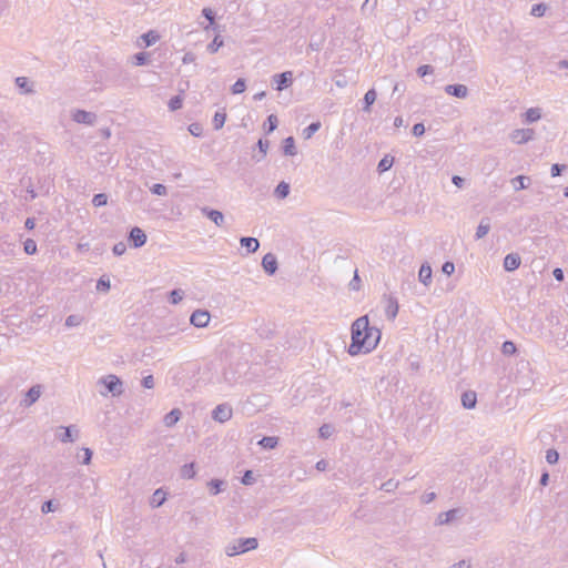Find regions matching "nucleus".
I'll list each match as a JSON object with an SVG mask.
<instances>
[{"label": "nucleus", "instance_id": "nucleus-33", "mask_svg": "<svg viewBox=\"0 0 568 568\" xmlns=\"http://www.w3.org/2000/svg\"><path fill=\"white\" fill-rule=\"evenodd\" d=\"M246 89V82L244 79H237L236 82L232 85V93L240 94L243 93Z\"/></svg>", "mask_w": 568, "mask_h": 568}, {"label": "nucleus", "instance_id": "nucleus-58", "mask_svg": "<svg viewBox=\"0 0 568 568\" xmlns=\"http://www.w3.org/2000/svg\"><path fill=\"white\" fill-rule=\"evenodd\" d=\"M252 480H253V474H252L251 470H247L244 474V476L242 478V481H243L244 485H250L252 483Z\"/></svg>", "mask_w": 568, "mask_h": 568}, {"label": "nucleus", "instance_id": "nucleus-64", "mask_svg": "<svg viewBox=\"0 0 568 568\" xmlns=\"http://www.w3.org/2000/svg\"><path fill=\"white\" fill-rule=\"evenodd\" d=\"M84 464H89L92 457V452L89 448H84Z\"/></svg>", "mask_w": 568, "mask_h": 568}, {"label": "nucleus", "instance_id": "nucleus-4", "mask_svg": "<svg viewBox=\"0 0 568 568\" xmlns=\"http://www.w3.org/2000/svg\"><path fill=\"white\" fill-rule=\"evenodd\" d=\"M382 304L384 306L385 316L387 318H394L396 317L398 313V302L395 297L390 295H384L382 298Z\"/></svg>", "mask_w": 568, "mask_h": 568}, {"label": "nucleus", "instance_id": "nucleus-27", "mask_svg": "<svg viewBox=\"0 0 568 568\" xmlns=\"http://www.w3.org/2000/svg\"><path fill=\"white\" fill-rule=\"evenodd\" d=\"M183 297H184V291L181 288H175L170 292L169 301L171 304L175 305L179 302H181L183 300Z\"/></svg>", "mask_w": 568, "mask_h": 568}, {"label": "nucleus", "instance_id": "nucleus-38", "mask_svg": "<svg viewBox=\"0 0 568 568\" xmlns=\"http://www.w3.org/2000/svg\"><path fill=\"white\" fill-rule=\"evenodd\" d=\"M181 473L184 478H193L195 475L194 464L184 465Z\"/></svg>", "mask_w": 568, "mask_h": 568}, {"label": "nucleus", "instance_id": "nucleus-16", "mask_svg": "<svg viewBox=\"0 0 568 568\" xmlns=\"http://www.w3.org/2000/svg\"><path fill=\"white\" fill-rule=\"evenodd\" d=\"M511 184L515 191L525 190L530 184V178L525 175H518L511 180Z\"/></svg>", "mask_w": 568, "mask_h": 568}, {"label": "nucleus", "instance_id": "nucleus-49", "mask_svg": "<svg viewBox=\"0 0 568 568\" xmlns=\"http://www.w3.org/2000/svg\"><path fill=\"white\" fill-rule=\"evenodd\" d=\"M545 10L546 8L544 4H535L531 9V14L535 17H541L545 13Z\"/></svg>", "mask_w": 568, "mask_h": 568}, {"label": "nucleus", "instance_id": "nucleus-9", "mask_svg": "<svg viewBox=\"0 0 568 568\" xmlns=\"http://www.w3.org/2000/svg\"><path fill=\"white\" fill-rule=\"evenodd\" d=\"M263 270L268 274L273 275L277 271V260L272 253H267L262 258Z\"/></svg>", "mask_w": 568, "mask_h": 568}, {"label": "nucleus", "instance_id": "nucleus-20", "mask_svg": "<svg viewBox=\"0 0 568 568\" xmlns=\"http://www.w3.org/2000/svg\"><path fill=\"white\" fill-rule=\"evenodd\" d=\"M477 402L476 393L466 392L462 396V403L465 408H474Z\"/></svg>", "mask_w": 568, "mask_h": 568}, {"label": "nucleus", "instance_id": "nucleus-52", "mask_svg": "<svg viewBox=\"0 0 568 568\" xmlns=\"http://www.w3.org/2000/svg\"><path fill=\"white\" fill-rule=\"evenodd\" d=\"M277 116L274 114L268 115L267 123H268V131L272 132L277 128Z\"/></svg>", "mask_w": 568, "mask_h": 568}, {"label": "nucleus", "instance_id": "nucleus-18", "mask_svg": "<svg viewBox=\"0 0 568 568\" xmlns=\"http://www.w3.org/2000/svg\"><path fill=\"white\" fill-rule=\"evenodd\" d=\"M140 39L143 41L144 47H151L159 41L160 36L156 31L151 30L142 34Z\"/></svg>", "mask_w": 568, "mask_h": 568}, {"label": "nucleus", "instance_id": "nucleus-5", "mask_svg": "<svg viewBox=\"0 0 568 568\" xmlns=\"http://www.w3.org/2000/svg\"><path fill=\"white\" fill-rule=\"evenodd\" d=\"M72 120L77 123L93 125L97 121V115L95 113L85 110H75L72 113Z\"/></svg>", "mask_w": 568, "mask_h": 568}, {"label": "nucleus", "instance_id": "nucleus-51", "mask_svg": "<svg viewBox=\"0 0 568 568\" xmlns=\"http://www.w3.org/2000/svg\"><path fill=\"white\" fill-rule=\"evenodd\" d=\"M210 489L212 494L216 495L221 490L222 481L221 480H211L209 483Z\"/></svg>", "mask_w": 568, "mask_h": 568}, {"label": "nucleus", "instance_id": "nucleus-36", "mask_svg": "<svg viewBox=\"0 0 568 568\" xmlns=\"http://www.w3.org/2000/svg\"><path fill=\"white\" fill-rule=\"evenodd\" d=\"M149 57H150V54L148 52H139V53L134 54V57H133L134 64L135 65L146 64L149 61Z\"/></svg>", "mask_w": 568, "mask_h": 568}, {"label": "nucleus", "instance_id": "nucleus-32", "mask_svg": "<svg viewBox=\"0 0 568 568\" xmlns=\"http://www.w3.org/2000/svg\"><path fill=\"white\" fill-rule=\"evenodd\" d=\"M16 84L20 88V89H23L26 93H32L33 92V89L31 88V85H29V81L27 78L24 77H18L16 79Z\"/></svg>", "mask_w": 568, "mask_h": 568}, {"label": "nucleus", "instance_id": "nucleus-60", "mask_svg": "<svg viewBox=\"0 0 568 568\" xmlns=\"http://www.w3.org/2000/svg\"><path fill=\"white\" fill-rule=\"evenodd\" d=\"M552 274H554V277H555L557 281H559V282L564 281V272H562V270H561V268H558V267H557V268H555V270H554V272H552Z\"/></svg>", "mask_w": 568, "mask_h": 568}, {"label": "nucleus", "instance_id": "nucleus-26", "mask_svg": "<svg viewBox=\"0 0 568 568\" xmlns=\"http://www.w3.org/2000/svg\"><path fill=\"white\" fill-rule=\"evenodd\" d=\"M165 493L161 489H158L152 496L151 504L155 507H159L165 501Z\"/></svg>", "mask_w": 568, "mask_h": 568}, {"label": "nucleus", "instance_id": "nucleus-17", "mask_svg": "<svg viewBox=\"0 0 568 568\" xmlns=\"http://www.w3.org/2000/svg\"><path fill=\"white\" fill-rule=\"evenodd\" d=\"M490 230V220L488 217H484L481 219L478 227H477V231H476V239L477 240H480L483 237H485L488 232Z\"/></svg>", "mask_w": 568, "mask_h": 568}, {"label": "nucleus", "instance_id": "nucleus-22", "mask_svg": "<svg viewBox=\"0 0 568 568\" xmlns=\"http://www.w3.org/2000/svg\"><path fill=\"white\" fill-rule=\"evenodd\" d=\"M274 194L278 199H285L290 194V184L284 181L280 182L275 189Z\"/></svg>", "mask_w": 568, "mask_h": 568}, {"label": "nucleus", "instance_id": "nucleus-24", "mask_svg": "<svg viewBox=\"0 0 568 568\" xmlns=\"http://www.w3.org/2000/svg\"><path fill=\"white\" fill-rule=\"evenodd\" d=\"M226 120V113L224 111H217L213 116V126L215 130L223 128Z\"/></svg>", "mask_w": 568, "mask_h": 568}, {"label": "nucleus", "instance_id": "nucleus-2", "mask_svg": "<svg viewBox=\"0 0 568 568\" xmlns=\"http://www.w3.org/2000/svg\"><path fill=\"white\" fill-rule=\"evenodd\" d=\"M257 548V540L255 538H246L239 541V545L229 547L227 554L230 556L243 554L248 550Z\"/></svg>", "mask_w": 568, "mask_h": 568}, {"label": "nucleus", "instance_id": "nucleus-21", "mask_svg": "<svg viewBox=\"0 0 568 568\" xmlns=\"http://www.w3.org/2000/svg\"><path fill=\"white\" fill-rule=\"evenodd\" d=\"M526 121L532 123L541 118V111L539 108H530L525 113Z\"/></svg>", "mask_w": 568, "mask_h": 568}, {"label": "nucleus", "instance_id": "nucleus-44", "mask_svg": "<svg viewBox=\"0 0 568 568\" xmlns=\"http://www.w3.org/2000/svg\"><path fill=\"white\" fill-rule=\"evenodd\" d=\"M558 458H559V455L557 453V450L555 449H549L547 450L546 453V460L549 463V464H555L558 462Z\"/></svg>", "mask_w": 568, "mask_h": 568}, {"label": "nucleus", "instance_id": "nucleus-47", "mask_svg": "<svg viewBox=\"0 0 568 568\" xmlns=\"http://www.w3.org/2000/svg\"><path fill=\"white\" fill-rule=\"evenodd\" d=\"M516 352V346L513 342H505L503 344V353L505 355H513Z\"/></svg>", "mask_w": 568, "mask_h": 568}, {"label": "nucleus", "instance_id": "nucleus-31", "mask_svg": "<svg viewBox=\"0 0 568 568\" xmlns=\"http://www.w3.org/2000/svg\"><path fill=\"white\" fill-rule=\"evenodd\" d=\"M23 251L28 255H32V254L37 253V243H36V241L32 240V239H27L24 241V243H23Z\"/></svg>", "mask_w": 568, "mask_h": 568}, {"label": "nucleus", "instance_id": "nucleus-50", "mask_svg": "<svg viewBox=\"0 0 568 568\" xmlns=\"http://www.w3.org/2000/svg\"><path fill=\"white\" fill-rule=\"evenodd\" d=\"M189 131L192 135L194 136H200L202 135V126L199 124V123H192L190 126H189Z\"/></svg>", "mask_w": 568, "mask_h": 568}, {"label": "nucleus", "instance_id": "nucleus-54", "mask_svg": "<svg viewBox=\"0 0 568 568\" xmlns=\"http://www.w3.org/2000/svg\"><path fill=\"white\" fill-rule=\"evenodd\" d=\"M443 273L446 275H452L455 271V265L453 262H445L442 267Z\"/></svg>", "mask_w": 568, "mask_h": 568}, {"label": "nucleus", "instance_id": "nucleus-39", "mask_svg": "<svg viewBox=\"0 0 568 568\" xmlns=\"http://www.w3.org/2000/svg\"><path fill=\"white\" fill-rule=\"evenodd\" d=\"M151 192L159 196H165L168 194V189L165 185L156 183L151 187Z\"/></svg>", "mask_w": 568, "mask_h": 568}, {"label": "nucleus", "instance_id": "nucleus-43", "mask_svg": "<svg viewBox=\"0 0 568 568\" xmlns=\"http://www.w3.org/2000/svg\"><path fill=\"white\" fill-rule=\"evenodd\" d=\"M257 146H258L260 152H261V158L257 159V161H260L261 159H263L266 155V152H267V149H268V141L260 139L258 142H257Z\"/></svg>", "mask_w": 568, "mask_h": 568}, {"label": "nucleus", "instance_id": "nucleus-53", "mask_svg": "<svg viewBox=\"0 0 568 568\" xmlns=\"http://www.w3.org/2000/svg\"><path fill=\"white\" fill-rule=\"evenodd\" d=\"M415 136H422L425 133V126L423 123H416L412 130Z\"/></svg>", "mask_w": 568, "mask_h": 568}, {"label": "nucleus", "instance_id": "nucleus-35", "mask_svg": "<svg viewBox=\"0 0 568 568\" xmlns=\"http://www.w3.org/2000/svg\"><path fill=\"white\" fill-rule=\"evenodd\" d=\"M108 203V195L104 193H98L92 199V204L97 207L106 205Z\"/></svg>", "mask_w": 568, "mask_h": 568}, {"label": "nucleus", "instance_id": "nucleus-7", "mask_svg": "<svg viewBox=\"0 0 568 568\" xmlns=\"http://www.w3.org/2000/svg\"><path fill=\"white\" fill-rule=\"evenodd\" d=\"M129 240L131 241L133 247L138 248L145 244L146 235L144 231L138 226H134L129 234Z\"/></svg>", "mask_w": 568, "mask_h": 568}, {"label": "nucleus", "instance_id": "nucleus-59", "mask_svg": "<svg viewBox=\"0 0 568 568\" xmlns=\"http://www.w3.org/2000/svg\"><path fill=\"white\" fill-rule=\"evenodd\" d=\"M24 226L29 231L33 230L36 226V220L33 217H28L24 222Z\"/></svg>", "mask_w": 568, "mask_h": 568}, {"label": "nucleus", "instance_id": "nucleus-37", "mask_svg": "<svg viewBox=\"0 0 568 568\" xmlns=\"http://www.w3.org/2000/svg\"><path fill=\"white\" fill-rule=\"evenodd\" d=\"M223 45V40L216 36L213 41L207 45L210 53H215Z\"/></svg>", "mask_w": 568, "mask_h": 568}, {"label": "nucleus", "instance_id": "nucleus-62", "mask_svg": "<svg viewBox=\"0 0 568 568\" xmlns=\"http://www.w3.org/2000/svg\"><path fill=\"white\" fill-rule=\"evenodd\" d=\"M64 435L63 437L61 438L62 442H69V440H72L71 438V428L70 427H64Z\"/></svg>", "mask_w": 568, "mask_h": 568}, {"label": "nucleus", "instance_id": "nucleus-30", "mask_svg": "<svg viewBox=\"0 0 568 568\" xmlns=\"http://www.w3.org/2000/svg\"><path fill=\"white\" fill-rule=\"evenodd\" d=\"M180 419V410L173 409L164 417V423L166 426L174 425Z\"/></svg>", "mask_w": 568, "mask_h": 568}, {"label": "nucleus", "instance_id": "nucleus-11", "mask_svg": "<svg viewBox=\"0 0 568 568\" xmlns=\"http://www.w3.org/2000/svg\"><path fill=\"white\" fill-rule=\"evenodd\" d=\"M520 256L516 253H509L504 258V268L508 272H513L520 266Z\"/></svg>", "mask_w": 568, "mask_h": 568}, {"label": "nucleus", "instance_id": "nucleus-56", "mask_svg": "<svg viewBox=\"0 0 568 568\" xmlns=\"http://www.w3.org/2000/svg\"><path fill=\"white\" fill-rule=\"evenodd\" d=\"M195 61V55L194 53L192 52H186L183 58H182V62L184 64H189V63H193Z\"/></svg>", "mask_w": 568, "mask_h": 568}, {"label": "nucleus", "instance_id": "nucleus-1", "mask_svg": "<svg viewBox=\"0 0 568 568\" xmlns=\"http://www.w3.org/2000/svg\"><path fill=\"white\" fill-rule=\"evenodd\" d=\"M381 339V331L369 322H354L352 326L351 355L368 353L376 347Z\"/></svg>", "mask_w": 568, "mask_h": 568}, {"label": "nucleus", "instance_id": "nucleus-63", "mask_svg": "<svg viewBox=\"0 0 568 568\" xmlns=\"http://www.w3.org/2000/svg\"><path fill=\"white\" fill-rule=\"evenodd\" d=\"M53 510V504L51 500L49 501H45L42 506V511L43 513H49V511H52Z\"/></svg>", "mask_w": 568, "mask_h": 568}, {"label": "nucleus", "instance_id": "nucleus-10", "mask_svg": "<svg viewBox=\"0 0 568 568\" xmlns=\"http://www.w3.org/2000/svg\"><path fill=\"white\" fill-rule=\"evenodd\" d=\"M445 92L459 99L468 97V88L464 84H448L445 87Z\"/></svg>", "mask_w": 568, "mask_h": 568}, {"label": "nucleus", "instance_id": "nucleus-48", "mask_svg": "<svg viewBox=\"0 0 568 568\" xmlns=\"http://www.w3.org/2000/svg\"><path fill=\"white\" fill-rule=\"evenodd\" d=\"M203 316H206L207 320H210V317H211L209 311H206V310H196V311H194L191 314L189 320H197V317H203Z\"/></svg>", "mask_w": 568, "mask_h": 568}, {"label": "nucleus", "instance_id": "nucleus-29", "mask_svg": "<svg viewBox=\"0 0 568 568\" xmlns=\"http://www.w3.org/2000/svg\"><path fill=\"white\" fill-rule=\"evenodd\" d=\"M41 390L39 386H33L27 393V402L29 405L33 404L40 397Z\"/></svg>", "mask_w": 568, "mask_h": 568}, {"label": "nucleus", "instance_id": "nucleus-55", "mask_svg": "<svg viewBox=\"0 0 568 568\" xmlns=\"http://www.w3.org/2000/svg\"><path fill=\"white\" fill-rule=\"evenodd\" d=\"M202 14L210 21V24L214 22V12L210 8H204Z\"/></svg>", "mask_w": 568, "mask_h": 568}, {"label": "nucleus", "instance_id": "nucleus-40", "mask_svg": "<svg viewBox=\"0 0 568 568\" xmlns=\"http://www.w3.org/2000/svg\"><path fill=\"white\" fill-rule=\"evenodd\" d=\"M260 445L265 448H274L277 445L276 437H264L260 440Z\"/></svg>", "mask_w": 568, "mask_h": 568}, {"label": "nucleus", "instance_id": "nucleus-12", "mask_svg": "<svg viewBox=\"0 0 568 568\" xmlns=\"http://www.w3.org/2000/svg\"><path fill=\"white\" fill-rule=\"evenodd\" d=\"M214 419L226 422L232 417V408L225 404L219 405L213 412Z\"/></svg>", "mask_w": 568, "mask_h": 568}, {"label": "nucleus", "instance_id": "nucleus-13", "mask_svg": "<svg viewBox=\"0 0 568 568\" xmlns=\"http://www.w3.org/2000/svg\"><path fill=\"white\" fill-rule=\"evenodd\" d=\"M104 384L110 393L121 394L122 383L115 375H109L104 379Z\"/></svg>", "mask_w": 568, "mask_h": 568}, {"label": "nucleus", "instance_id": "nucleus-8", "mask_svg": "<svg viewBox=\"0 0 568 568\" xmlns=\"http://www.w3.org/2000/svg\"><path fill=\"white\" fill-rule=\"evenodd\" d=\"M201 212L203 215L210 219L216 226H223L224 215L221 211L205 206L201 209Z\"/></svg>", "mask_w": 568, "mask_h": 568}, {"label": "nucleus", "instance_id": "nucleus-28", "mask_svg": "<svg viewBox=\"0 0 568 568\" xmlns=\"http://www.w3.org/2000/svg\"><path fill=\"white\" fill-rule=\"evenodd\" d=\"M393 163L394 159L386 155L379 161L377 169L381 173L386 172L393 166Z\"/></svg>", "mask_w": 568, "mask_h": 568}, {"label": "nucleus", "instance_id": "nucleus-25", "mask_svg": "<svg viewBox=\"0 0 568 568\" xmlns=\"http://www.w3.org/2000/svg\"><path fill=\"white\" fill-rule=\"evenodd\" d=\"M376 91L374 89L368 90L364 95V111H369L371 105L376 101Z\"/></svg>", "mask_w": 568, "mask_h": 568}, {"label": "nucleus", "instance_id": "nucleus-41", "mask_svg": "<svg viewBox=\"0 0 568 568\" xmlns=\"http://www.w3.org/2000/svg\"><path fill=\"white\" fill-rule=\"evenodd\" d=\"M97 291L99 292H108L110 290V281L109 280H105L104 277H101L98 282H97V286H95Z\"/></svg>", "mask_w": 568, "mask_h": 568}, {"label": "nucleus", "instance_id": "nucleus-46", "mask_svg": "<svg viewBox=\"0 0 568 568\" xmlns=\"http://www.w3.org/2000/svg\"><path fill=\"white\" fill-rule=\"evenodd\" d=\"M125 251H126V245L123 242H119V243L114 244V246L112 248L113 254L116 256L124 254Z\"/></svg>", "mask_w": 568, "mask_h": 568}, {"label": "nucleus", "instance_id": "nucleus-15", "mask_svg": "<svg viewBox=\"0 0 568 568\" xmlns=\"http://www.w3.org/2000/svg\"><path fill=\"white\" fill-rule=\"evenodd\" d=\"M418 278L426 286L432 282V267L428 263L422 264L418 272Z\"/></svg>", "mask_w": 568, "mask_h": 568}, {"label": "nucleus", "instance_id": "nucleus-57", "mask_svg": "<svg viewBox=\"0 0 568 568\" xmlns=\"http://www.w3.org/2000/svg\"><path fill=\"white\" fill-rule=\"evenodd\" d=\"M452 182L454 185H456L457 187H463L464 186V183H465V180L464 178L459 176V175H454L452 178Z\"/></svg>", "mask_w": 568, "mask_h": 568}, {"label": "nucleus", "instance_id": "nucleus-14", "mask_svg": "<svg viewBox=\"0 0 568 568\" xmlns=\"http://www.w3.org/2000/svg\"><path fill=\"white\" fill-rule=\"evenodd\" d=\"M240 244L245 247L247 253H255L260 247V242L255 237L243 236L240 239Z\"/></svg>", "mask_w": 568, "mask_h": 568}, {"label": "nucleus", "instance_id": "nucleus-45", "mask_svg": "<svg viewBox=\"0 0 568 568\" xmlns=\"http://www.w3.org/2000/svg\"><path fill=\"white\" fill-rule=\"evenodd\" d=\"M567 168V165L565 164H552L551 169H550V173H551V176H558L562 173V171H565Z\"/></svg>", "mask_w": 568, "mask_h": 568}, {"label": "nucleus", "instance_id": "nucleus-42", "mask_svg": "<svg viewBox=\"0 0 568 568\" xmlns=\"http://www.w3.org/2000/svg\"><path fill=\"white\" fill-rule=\"evenodd\" d=\"M434 72V68L429 64H424V65H420L418 69H417V74L420 77V78H424L426 77L427 74H432Z\"/></svg>", "mask_w": 568, "mask_h": 568}, {"label": "nucleus", "instance_id": "nucleus-6", "mask_svg": "<svg viewBox=\"0 0 568 568\" xmlns=\"http://www.w3.org/2000/svg\"><path fill=\"white\" fill-rule=\"evenodd\" d=\"M534 130L531 129H516L514 130L509 138L514 143L523 144L532 139Z\"/></svg>", "mask_w": 568, "mask_h": 568}, {"label": "nucleus", "instance_id": "nucleus-3", "mask_svg": "<svg viewBox=\"0 0 568 568\" xmlns=\"http://www.w3.org/2000/svg\"><path fill=\"white\" fill-rule=\"evenodd\" d=\"M293 83V72L285 71L278 74H274L272 77V85H274L275 90L282 91L288 88Z\"/></svg>", "mask_w": 568, "mask_h": 568}, {"label": "nucleus", "instance_id": "nucleus-23", "mask_svg": "<svg viewBox=\"0 0 568 568\" xmlns=\"http://www.w3.org/2000/svg\"><path fill=\"white\" fill-rule=\"evenodd\" d=\"M321 128V122H313L303 130V138L305 140L311 139Z\"/></svg>", "mask_w": 568, "mask_h": 568}, {"label": "nucleus", "instance_id": "nucleus-34", "mask_svg": "<svg viewBox=\"0 0 568 568\" xmlns=\"http://www.w3.org/2000/svg\"><path fill=\"white\" fill-rule=\"evenodd\" d=\"M182 104H183L182 97L181 95H175V97L170 99V101H169V109L171 111H176V110L182 108Z\"/></svg>", "mask_w": 568, "mask_h": 568}, {"label": "nucleus", "instance_id": "nucleus-61", "mask_svg": "<svg viewBox=\"0 0 568 568\" xmlns=\"http://www.w3.org/2000/svg\"><path fill=\"white\" fill-rule=\"evenodd\" d=\"M143 386L146 388L153 387V377L151 375L143 378Z\"/></svg>", "mask_w": 568, "mask_h": 568}, {"label": "nucleus", "instance_id": "nucleus-19", "mask_svg": "<svg viewBox=\"0 0 568 568\" xmlns=\"http://www.w3.org/2000/svg\"><path fill=\"white\" fill-rule=\"evenodd\" d=\"M283 152L285 155H295L297 153L293 136H288L283 141Z\"/></svg>", "mask_w": 568, "mask_h": 568}]
</instances>
